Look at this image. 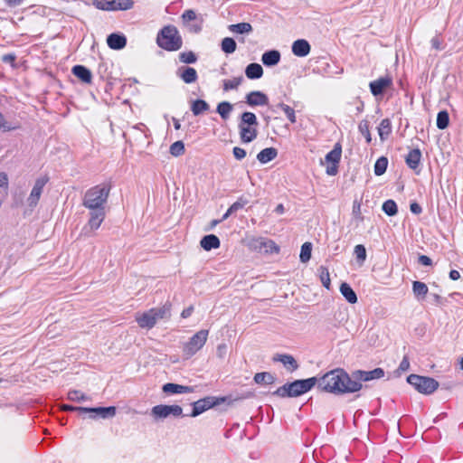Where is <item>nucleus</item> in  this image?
Listing matches in <instances>:
<instances>
[{"mask_svg":"<svg viewBox=\"0 0 463 463\" xmlns=\"http://www.w3.org/2000/svg\"><path fill=\"white\" fill-rule=\"evenodd\" d=\"M151 416L155 420H163L170 416L175 418L183 417V409L177 404H159L151 409Z\"/></svg>","mask_w":463,"mask_h":463,"instance_id":"6","label":"nucleus"},{"mask_svg":"<svg viewBox=\"0 0 463 463\" xmlns=\"http://www.w3.org/2000/svg\"><path fill=\"white\" fill-rule=\"evenodd\" d=\"M210 109V105L204 99H195L192 101L191 110L194 116H199Z\"/></svg>","mask_w":463,"mask_h":463,"instance_id":"33","label":"nucleus"},{"mask_svg":"<svg viewBox=\"0 0 463 463\" xmlns=\"http://www.w3.org/2000/svg\"><path fill=\"white\" fill-rule=\"evenodd\" d=\"M245 75L250 80L260 79L263 75V69L259 63H250L245 69Z\"/></svg>","mask_w":463,"mask_h":463,"instance_id":"27","label":"nucleus"},{"mask_svg":"<svg viewBox=\"0 0 463 463\" xmlns=\"http://www.w3.org/2000/svg\"><path fill=\"white\" fill-rule=\"evenodd\" d=\"M243 81V77L239 76L235 77L232 80H223V90L228 91L231 90H236Z\"/></svg>","mask_w":463,"mask_h":463,"instance_id":"43","label":"nucleus"},{"mask_svg":"<svg viewBox=\"0 0 463 463\" xmlns=\"http://www.w3.org/2000/svg\"><path fill=\"white\" fill-rule=\"evenodd\" d=\"M170 154L174 156H179L184 153V145L182 141H175L170 146Z\"/></svg>","mask_w":463,"mask_h":463,"instance_id":"49","label":"nucleus"},{"mask_svg":"<svg viewBox=\"0 0 463 463\" xmlns=\"http://www.w3.org/2000/svg\"><path fill=\"white\" fill-rule=\"evenodd\" d=\"M226 349H227L226 345H224V344L219 345L217 347V355L219 357H222L224 355V354L226 353Z\"/></svg>","mask_w":463,"mask_h":463,"instance_id":"64","label":"nucleus"},{"mask_svg":"<svg viewBox=\"0 0 463 463\" xmlns=\"http://www.w3.org/2000/svg\"><path fill=\"white\" fill-rule=\"evenodd\" d=\"M318 273H319V278H320V281H321L322 285L326 288L329 289L330 288V275H329L328 269L324 266H320L318 268Z\"/></svg>","mask_w":463,"mask_h":463,"instance_id":"44","label":"nucleus"},{"mask_svg":"<svg viewBox=\"0 0 463 463\" xmlns=\"http://www.w3.org/2000/svg\"><path fill=\"white\" fill-rule=\"evenodd\" d=\"M107 43L112 50H122L127 45V38L122 33H113L107 37Z\"/></svg>","mask_w":463,"mask_h":463,"instance_id":"19","label":"nucleus"},{"mask_svg":"<svg viewBox=\"0 0 463 463\" xmlns=\"http://www.w3.org/2000/svg\"><path fill=\"white\" fill-rule=\"evenodd\" d=\"M392 132L391 121L389 118H384L381 121L378 128V134L381 140H385Z\"/></svg>","mask_w":463,"mask_h":463,"instance_id":"37","label":"nucleus"},{"mask_svg":"<svg viewBox=\"0 0 463 463\" xmlns=\"http://www.w3.org/2000/svg\"><path fill=\"white\" fill-rule=\"evenodd\" d=\"M421 152L419 148L411 149L405 156L406 165L413 170H416L420 165Z\"/></svg>","mask_w":463,"mask_h":463,"instance_id":"25","label":"nucleus"},{"mask_svg":"<svg viewBox=\"0 0 463 463\" xmlns=\"http://www.w3.org/2000/svg\"><path fill=\"white\" fill-rule=\"evenodd\" d=\"M359 132L365 137L366 142L370 143L372 141L370 130H369V122L366 119L362 120L358 125Z\"/></svg>","mask_w":463,"mask_h":463,"instance_id":"48","label":"nucleus"},{"mask_svg":"<svg viewBox=\"0 0 463 463\" xmlns=\"http://www.w3.org/2000/svg\"><path fill=\"white\" fill-rule=\"evenodd\" d=\"M250 245L255 249H264L266 252H279V247L271 240L263 238L253 239L250 241Z\"/></svg>","mask_w":463,"mask_h":463,"instance_id":"21","label":"nucleus"},{"mask_svg":"<svg viewBox=\"0 0 463 463\" xmlns=\"http://www.w3.org/2000/svg\"><path fill=\"white\" fill-rule=\"evenodd\" d=\"M238 128L240 130V138L242 143H250L256 139L258 136L257 127L239 124Z\"/></svg>","mask_w":463,"mask_h":463,"instance_id":"18","label":"nucleus"},{"mask_svg":"<svg viewBox=\"0 0 463 463\" xmlns=\"http://www.w3.org/2000/svg\"><path fill=\"white\" fill-rule=\"evenodd\" d=\"M196 18V14L194 10L188 9L184 12L182 14V19L184 23H188L190 21H194Z\"/></svg>","mask_w":463,"mask_h":463,"instance_id":"54","label":"nucleus"},{"mask_svg":"<svg viewBox=\"0 0 463 463\" xmlns=\"http://www.w3.org/2000/svg\"><path fill=\"white\" fill-rule=\"evenodd\" d=\"M241 125L258 127V119L253 112L245 111L241 115L240 122Z\"/></svg>","mask_w":463,"mask_h":463,"instance_id":"36","label":"nucleus"},{"mask_svg":"<svg viewBox=\"0 0 463 463\" xmlns=\"http://www.w3.org/2000/svg\"><path fill=\"white\" fill-rule=\"evenodd\" d=\"M228 30L236 34H249L253 31L252 25L250 23H239L230 24Z\"/></svg>","mask_w":463,"mask_h":463,"instance_id":"28","label":"nucleus"},{"mask_svg":"<svg viewBox=\"0 0 463 463\" xmlns=\"http://www.w3.org/2000/svg\"><path fill=\"white\" fill-rule=\"evenodd\" d=\"M278 156V150L275 147H267L262 149L258 155L257 159L261 164H266L273 159H275Z\"/></svg>","mask_w":463,"mask_h":463,"instance_id":"29","label":"nucleus"},{"mask_svg":"<svg viewBox=\"0 0 463 463\" xmlns=\"http://www.w3.org/2000/svg\"><path fill=\"white\" fill-rule=\"evenodd\" d=\"M225 402V398H216L213 396H208L203 399H200L192 403L193 410L192 412L189 414L191 417H197L205 411L221 404L222 402Z\"/></svg>","mask_w":463,"mask_h":463,"instance_id":"9","label":"nucleus"},{"mask_svg":"<svg viewBox=\"0 0 463 463\" xmlns=\"http://www.w3.org/2000/svg\"><path fill=\"white\" fill-rule=\"evenodd\" d=\"M157 45L168 52H175L181 49L183 45L182 37L175 25H165L157 33Z\"/></svg>","mask_w":463,"mask_h":463,"instance_id":"2","label":"nucleus"},{"mask_svg":"<svg viewBox=\"0 0 463 463\" xmlns=\"http://www.w3.org/2000/svg\"><path fill=\"white\" fill-rule=\"evenodd\" d=\"M220 240L214 234H208L202 238L200 241L201 247L204 250H211L213 249H218L220 247Z\"/></svg>","mask_w":463,"mask_h":463,"instance_id":"26","label":"nucleus"},{"mask_svg":"<svg viewBox=\"0 0 463 463\" xmlns=\"http://www.w3.org/2000/svg\"><path fill=\"white\" fill-rule=\"evenodd\" d=\"M277 107L280 108L284 111V113L286 114L288 119L291 123H296V121H297L296 113H295V110L291 107H289L288 105L284 104L282 102L279 103L277 105Z\"/></svg>","mask_w":463,"mask_h":463,"instance_id":"47","label":"nucleus"},{"mask_svg":"<svg viewBox=\"0 0 463 463\" xmlns=\"http://www.w3.org/2000/svg\"><path fill=\"white\" fill-rule=\"evenodd\" d=\"M339 289L343 297L347 300V302H349L350 304H355L357 302L356 293L354 291V289L348 283L343 282L340 285Z\"/></svg>","mask_w":463,"mask_h":463,"instance_id":"31","label":"nucleus"},{"mask_svg":"<svg viewBox=\"0 0 463 463\" xmlns=\"http://www.w3.org/2000/svg\"><path fill=\"white\" fill-rule=\"evenodd\" d=\"M46 183L47 179L44 178H39L35 181L32 192L27 199L30 207H35L37 205Z\"/></svg>","mask_w":463,"mask_h":463,"instance_id":"15","label":"nucleus"},{"mask_svg":"<svg viewBox=\"0 0 463 463\" xmlns=\"http://www.w3.org/2000/svg\"><path fill=\"white\" fill-rule=\"evenodd\" d=\"M316 385H317V389L322 392L335 394L353 392L361 386L355 383H350L348 373L343 369H335L326 373L320 378L310 377L287 383L274 391L272 395L281 398L298 397L309 392Z\"/></svg>","mask_w":463,"mask_h":463,"instance_id":"1","label":"nucleus"},{"mask_svg":"<svg viewBox=\"0 0 463 463\" xmlns=\"http://www.w3.org/2000/svg\"><path fill=\"white\" fill-rule=\"evenodd\" d=\"M110 190L111 185L106 183L90 188L84 194L83 206L86 208L105 207Z\"/></svg>","mask_w":463,"mask_h":463,"instance_id":"3","label":"nucleus"},{"mask_svg":"<svg viewBox=\"0 0 463 463\" xmlns=\"http://www.w3.org/2000/svg\"><path fill=\"white\" fill-rule=\"evenodd\" d=\"M384 376V371L382 368H375L372 371H362L357 370L352 373V375L350 376L348 374V378L350 380V383H357L360 386L359 389L355 390L354 392H358L362 389L363 384L361 382H368L375 379H381Z\"/></svg>","mask_w":463,"mask_h":463,"instance_id":"7","label":"nucleus"},{"mask_svg":"<svg viewBox=\"0 0 463 463\" xmlns=\"http://www.w3.org/2000/svg\"><path fill=\"white\" fill-rule=\"evenodd\" d=\"M208 330H200L194 334L184 346V354L186 357H191L196 354L206 343Z\"/></svg>","mask_w":463,"mask_h":463,"instance_id":"8","label":"nucleus"},{"mask_svg":"<svg viewBox=\"0 0 463 463\" xmlns=\"http://www.w3.org/2000/svg\"><path fill=\"white\" fill-rule=\"evenodd\" d=\"M292 52L298 57H306L311 51L309 43L305 39H298L295 41L291 47Z\"/></svg>","mask_w":463,"mask_h":463,"instance_id":"20","label":"nucleus"},{"mask_svg":"<svg viewBox=\"0 0 463 463\" xmlns=\"http://www.w3.org/2000/svg\"><path fill=\"white\" fill-rule=\"evenodd\" d=\"M418 261L420 264H421L423 266H430L432 264L431 259L426 255H420Z\"/></svg>","mask_w":463,"mask_h":463,"instance_id":"59","label":"nucleus"},{"mask_svg":"<svg viewBox=\"0 0 463 463\" xmlns=\"http://www.w3.org/2000/svg\"><path fill=\"white\" fill-rule=\"evenodd\" d=\"M68 399L72 402H81L88 400L89 398L80 391L72 390L68 392Z\"/></svg>","mask_w":463,"mask_h":463,"instance_id":"51","label":"nucleus"},{"mask_svg":"<svg viewBox=\"0 0 463 463\" xmlns=\"http://www.w3.org/2000/svg\"><path fill=\"white\" fill-rule=\"evenodd\" d=\"M162 390L167 394L190 393L194 391L191 386H184L177 383H167L163 385Z\"/></svg>","mask_w":463,"mask_h":463,"instance_id":"22","label":"nucleus"},{"mask_svg":"<svg viewBox=\"0 0 463 463\" xmlns=\"http://www.w3.org/2000/svg\"><path fill=\"white\" fill-rule=\"evenodd\" d=\"M232 153L237 160H242L246 156L245 149L239 146L233 147Z\"/></svg>","mask_w":463,"mask_h":463,"instance_id":"56","label":"nucleus"},{"mask_svg":"<svg viewBox=\"0 0 463 463\" xmlns=\"http://www.w3.org/2000/svg\"><path fill=\"white\" fill-rule=\"evenodd\" d=\"M412 292L414 297L419 300H423L429 292V288L424 282L413 281L412 282Z\"/></svg>","mask_w":463,"mask_h":463,"instance_id":"30","label":"nucleus"},{"mask_svg":"<svg viewBox=\"0 0 463 463\" xmlns=\"http://www.w3.org/2000/svg\"><path fill=\"white\" fill-rule=\"evenodd\" d=\"M248 203V201L243 198H240L238 201H236L234 203H232L230 208L228 209V214H232L233 213L237 212L238 210L243 208Z\"/></svg>","mask_w":463,"mask_h":463,"instance_id":"53","label":"nucleus"},{"mask_svg":"<svg viewBox=\"0 0 463 463\" xmlns=\"http://www.w3.org/2000/svg\"><path fill=\"white\" fill-rule=\"evenodd\" d=\"M176 75L186 84L194 83L198 79L196 70L189 66H181L178 68Z\"/></svg>","mask_w":463,"mask_h":463,"instance_id":"16","label":"nucleus"},{"mask_svg":"<svg viewBox=\"0 0 463 463\" xmlns=\"http://www.w3.org/2000/svg\"><path fill=\"white\" fill-rule=\"evenodd\" d=\"M430 43H431L432 48H434L436 50L441 49V42L439 41V39L438 37L432 38Z\"/></svg>","mask_w":463,"mask_h":463,"instance_id":"63","label":"nucleus"},{"mask_svg":"<svg viewBox=\"0 0 463 463\" xmlns=\"http://www.w3.org/2000/svg\"><path fill=\"white\" fill-rule=\"evenodd\" d=\"M82 407H74L69 404H63L61 406V411H78L80 413V410Z\"/></svg>","mask_w":463,"mask_h":463,"instance_id":"61","label":"nucleus"},{"mask_svg":"<svg viewBox=\"0 0 463 463\" xmlns=\"http://www.w3.org/2000/svg\"><path fill=\"white\" fill-rule=\"evenodd\" d=\"M6 6L9 8H15L24 4V0H4Z\"/></svg>","mask_w":463,"mask_h":463,"instance_id":"58","label":"nucleus"},{"mask_svg":"<svg viewBox=\"0 0 463 463\" xmlns=\"http://www.w3.org/2000/svg\"><path fill=\"white\" fill-rule=\"evenodd\" d=\"M232 109H233V106L232 103H230L228 101H222L217 105L216 112L221 116V118L223 120H226L229 118L230 114L232 111Z\"/></svg>","mask_w":463,"mask_h":463,"instance_id":"34","label":"nucleus"},{"mask_svg":"<svg viewBox=\"0 0 463 463\" xmlns=\"http://www.w3.org/2000/svg\"><path fill=\"white\" fill-rule=\"evenodd\" d=\"M388 166V159L385 156L379 157L374 164V174L375 175H382L386 172Z\"/></svg>","mask_w":463,"mask_h":463,"instance_id":"38","label":"nucleus"},{"mask_svg":"<svg viewBox=\"0 0 463 463\" xmlns=\"http://www.w3.org/2000/svg\"><path fill=\"white\" fill-rule=\"evenodd\" d=\"M116 10H128L133 6L132 0H113Z\"/></svg>","mask_w":463,"mask_h":463,"instance_id":"52","label":"nucleus"},{"mask_svg":"<svg viewBox=\"0 0 463 463\" xmlns=\"http://www.w3.org/2000/svg\"><path fill=\"white\" fill-rule=\"evenodd\" d=\"M382 210L388 216H394L398 213L397 204L392 199H389L383 203Z\"/></svg>","mask_w":463,"mask_h":463,"instance_id":"39","label":"nucleus"},{"mask_svg":"<svg viewBox=\"0 0 463 463\" xmlns=\"http://www.w3.org/2000/svg\"><path fill=\"white\" fill-rule=\"evenodd\" d=\"M257 384H272L276 381V376L269 372H262L255 373L253 377Z\"/></svg>","mask_w":463,"mask_h":463,"instance_id":"32","label":"nucleus"},{"mask_svg":"<svg viewBox=\"0 0 463 463\" xmlns=\"http://www.w3.org/2000/svg\"><path fill=\"white\" fill-rule=\"evenodd\" d=\"M392 84V80L390 76H384L371 81L369 84L370 90L373 96L382 95L386 89L390 88Z\"/></svg>","mask_w":463,"mask_h":463,"instance_id":"12","label":"nucleus"},{"mask_svg":"<svg viewBox=\"0 0 463 463\" xmlns=\"http://www.w3.org/2000/svg\"><path fill=\"white\" fill-rule=\"evenodd\" d=\"M237 43L232 37H225L222 40L221 49L226 54H232L236 51Z\"/></svg>","mask_w":463,"mask_h":463,"instance_id":"35","label":"nucleus"},{"mask_svg":"<svg viewBox=\"0 0 463 463\" xmlns=\"http://www.w3.org/2000/svg\"><path fill=\"white\" fill-rule=\"evenodd\" d=\"M80 410V413H89L90 419H110L116 415L117 409L115 406L109 407H83Z\"/></svg>","mask_w":463,"mask_h":463,"instance_id":"11","label":"nucleus"},{"mask_svg":"<svg viewBox=\"0 0 463 463\" xmlns=\"http://www.w3.org/2000/svg\"><path fill=\"white\" fill-rule=\"evenodd\" d=\"M280 52L277 50H269L265 52L261 56L262 63L267 67L277 65L280 61Z\"/></svg>","mask_w":463,"mask_h":463,"instance_id":"23","label":"nucleus"},{"mask_svg":"<svg viewBox=\"0 0 463 463\" xmlns=\"http://www.w3.org/2000/svg\"><path fill=\"white\" fill-rule=\"evenodd\" d=\"M410 210L414 214H420L422 212L421 206L415 202H413L410 204Z\"/></svg>","mask_w":463,"mask_h":463,"instance_id":"60","label":"nucleus"},{"mask_svg":"<svg viewBox=\"0 0 463 463\" xmlns=\"http://www.w3.org/2000/svg\"><path fill=\"white\" fill-rule=\"evenodd\" d=\"M71 71L74 76L80 79L84 83H90L92 80L91 71L83 65H75L72 67Z\"/></svg>","mask_w":463,"mask_h":463,"instance_id":"24","label":"nucleus"},{"mask_svg":"<svg viewBox=\"0 0 463 463\" xmlns=\"http://www.w3.org/2000/svg\"><path fill=\"white\" fill-rule=\"evenodd\" d=\"M0 187L1 188H8V175L5 172L0 173Z\"/></svg>","mask_w":463,"mask_h":463,"instance_id":"57","label":"nucleus"},{"mask_svg":"<svg viewBox=\"0 0 463 463\" xmlns=\"http://www.w3.org/2000/svg\"><path fill=\"white\" fill-rule=\"evenodd\" d=\"M352 215L353 219L356 222V225L364 219L361 212V203L357 200H354L353 203Z\"/></svg>","mask_w":463,"mask_h":463,"instance_id":"45","label":"nucleus"},{"mask_svg":"<svg viewBox=\"0 0 463 463\" xmlns=\"http://www.w3.org/2000/svg\"><path fill=\"white\" fill-rule=\"evenodd\" d=\"M245 102L250 107L266 106L269 104V98L260 90H253L246 95Z\"/></svg>","mask_w":463,"mask_h":463,"instance_id":"14","label":"nucleus"},{"mask_svg":"<svg viewBox=\"0 0 463 463\" xmlns=\"http://www.w3.org/2000/svg\"><path fill=\"white\" fill-rule=\"evenodd\" d=\"M93 5L104 11H116L113 0H93Z\"/></svg>","mask_w":463,"mask_h":463,"instance_id":"41","label":"nucleus"},{"mask_svg":"<svg viewBox=\"0 0 463 463\" xmlns=\"http://www.w3.org/2000/svg\"><path fill=\"white\" fill-rule=\"evenodd\" d=\"M272 360L282 363L288 372H294L298 368L297 360L291 354H277L273 356Z\"/></svg>","mask_w":463,"mask_h":463,"instance_id":"17","label":"nucleus"},{"mask_svg":"<svg viewBox=\"0 0 463 463\" xmlns=\"http://www.w3.org/2000/svg\"><path fill=\"white\" fill-rule=\"evenodd\" d=\"M407 382L412 385L416 391L425 395L433 393L439 386V382L434 378L418 374H410L407 377Z\"/></svg>","mask_w":463,"mask_h":463,"instance_id":"5","label":"nucleus"},{"mask_svg":"<svg viewBox=\"0 0 463 463\" xmlns=\"http://www.w3.org/2000/svg\"><path fill=\"white\" fill-rule=\"evenodd\" d=\"M90 210L89 226L91 230H97L105 219V207L88 208Z\"/></svg>","mask_w":463,"mask_h":463,"instance_id":"13","label":"nucleus"},{"mask_svg":"<svg viewBox=\"0 0 463 463\" xmlns=\"http://www.w3.org/2000/svg\"><path fill=\"white\" fill-rule=\"evenodd\" d=\"M354 253L355 254L356 260L360 264H363L366 260V250L362 244H358L354 247Z\"/></svg>","mask_w":463,"mask_h":463,"instance_id":"50","label":"nucleus"},{"mask_svg":"<svg viewBox=\"0 0 463 463\" xmlns=\"http://www.w3.org/2000/svg\"><path fill=\"white\" fill-rule=\"evenodd\" d=\"M178 58L181 62L186 64H192L197 61L196 54L192 51L180 52Z\"/></svg>","mask_w":463,"mask_h":463,"instance_id":"46","label":"nucleus"},{"mask_svg":"<svg viewBox=\"0 0 463 463\" xmlns=\"http://www.w3.org/2000/svg\"><path fill=\"white\" fill-rule=\"evenodd\" d=\"M409 368H410L409 357L407 355H405L402 358V360L395 373H398L400 374L402 372H405V371L409 370Z\"/></svg>","mask_w":463,"mask_h":463,"instance_id":"55","label":"nucleus"},{"mask_svg":"<svg viewBox=\"0 0 463 463\" xmlns=\"http://www.w3.org/2000/svg\"><path fill=\"white\" fill-rule=\"evenodd\" d=\"M311 252H312V243L311 242H305L301 246L300 255L299 259L300 261L303 263H307L310 258H311Z\"/></svg>","mask_w":463,"mask_h":463,"instance_id":"42","label":"nucleus"},{"mask_svg":"<svg viewBox=\"0 0 463 463\" xmlns=\"http://www.w3.org/2000/svg\"><path fill=\"white\" fill-rule=\"evenodd\" d=\"M193 311H194V307H193V306H190V307H188L184 308V309L182 311V313H181V317H182L183 318H187V317H189L192 315Z\"/></svg>","mask_w":463,"mask_h":463,"instance_id":"62","label":"nucleus"},{"mask_svg":"<svg viewBox=\"0 0 463 463\" xmlns=\"http://www.w3.org/2000/svg\"><path fill=\"white\" fill-rule=\"evenodd\" d=\"M342 155V146L340 143H336L334 146V148L326 155L325 160L327 163H330V165L326 167V174L328 175H335L338 172V164L341 159Z\"/></svg>","mask_w":463,"mask_h":463,"instance_id":"10","label":"nucleus"},{"mask_svg":"<svg viewBox=\"0 0 463 463\" xmlns=\"http://www.w3.org/2000/svg\"><path fill=\"white\" fill-rule=\"evenodd\" d=\"M437 128L439 129H445L449 124V116L447 110H441L437 115Z\"/></svg>","mask_w":463,"mask_h":463,"instance_id":"40","label":"nucleus"},{"mask_svg":"<svg viewBox=\"0 0 463 463\" xmlns=\"http://www.w3.org/2000/svg\"><path fill=\"white\" fill-rule=\"evenodd\" d=\"M170 305L165 304L159 307H154L137 317V322L142 328L151 329L159 319L168 318L171 315Z\"/></svg>","mask_w":463,"mask_h":463,"instance_id":"4","label":"nucleus"}]
</instances>
